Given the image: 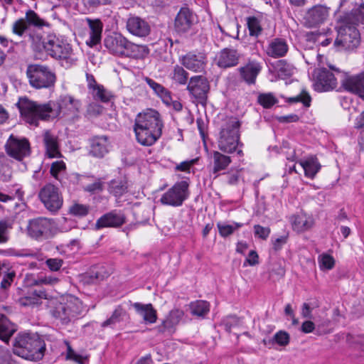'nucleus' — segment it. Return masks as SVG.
I'll return each instance as SVG.
<instances>
[{
	"label": "nucleus",
	"mask_w": 364,
	"mask_h": 364,
	"mask_svg": "<svg viewBox=\"0 0 364 364\" xmlns=\"http://www.w3.org/2000/svg\"><path fill=\"white\" fill-rule=\"evenodd\" d=\"M276 69L278 75L282 77L290 76L293 73L292 66L283 60L277 63Z\"/></svg>",
	"instance_id": "obj_47"
},
{
	"label": "nucleus",
	"mask_w": 364,
	"mask_h": 364,
	"mask_svg": "<svg viewBox=\"0 0 364 364\" xmlns=\"http://www.w3.org/2000/svg\"><path fill=\"white\" fill-rule=\"evenodd\" d=\"M247 24L251 36H259L262 31L259 21L255 16L248 17L247 18Z\"/></svg>",
	"instance_id": "obj_43"
},
{
	"label": "nucleus",
	"mask_w": 364,
	"mask_h": 364,
	"mask_svg": "<svg viewBox=\"0 0 364 364\" xmlns=\"http://www.w3.org/2000/svg\"><path fill=\"white\" fill-rule=\"evenodd\" d=\"M240 54L235 49L224 48L217 57V65L223 68L235 66L238 64Z\"/></svg>",
	"instance_id": "obj_27"
},
{
	"label": "nucleus",
	"mask_w": 364,
	"mask_h": 364,
	"mask_svg": "<svg viewBox=\"0 0 364 364\" xmlns=\"http://www.w3.org/2000/svg\"><path fill=\"white\" fill-rule=\"evenodd\" d=\"M273 340L278 345L285 346L289 343V335L285 331H280L274 336Z\"/></svg>",
	"instance_id": "obj_53"
},
{
	"label": "nucleus",
	"mask_w": 364,
	"mask_h": 364,
	"mask_svg": "<svg viewBox=\"0 0 364 364\" xmlns=\"http://www.w3.org/2000/svg\"><path fill=\"white\" fill-rule=\"evenodd\" d=\"M43 48L48 55L55 60H63L70 64L77 61L70 44L55 35H48L43 39Z\"/></svg>",
	"instance_id": "obj_8"
},
{
	"label": "nucleus",
	"mask_w": 364,
	"mask_h": 364,
	"mask_svg": "<svg viewBox=\"0 0 364 364\" xmlns=\"http://www.w3.org/2000/svg\"><path fill=\"white\" fill-rule=\"evenodd\" d=\"M257 101L264 108H270L277 102V98L272 93L260 94Z\"/></svg>",
	"instance_id": "obj_45"
},
{
	"label": "nucleus",
	"mask_w": 364,
	"mask_h": 364,
	"mask_svg": "<svg viewBox=\"0 0 364 364\" xmlns=\"http://www.w3.org/2000/svg\"><path fill=\"white\" fill-rule=\"evenodd\" d=\"M181 64L193 72H202L206 65V55L203 53L190 52L181 59Z\"/></svg>",
	"instance_id": "obj_20"
},
{
	"label": "nucleus",
	"mask_w": 364,
	"mask_h": 364,
	"mask_svg": "<svg viewBox=\"0 0 364 364\" xmlns=\"http://www.w3.org/2000/svg\"><path fill=\"white\" fill-rule=\"evenodd\" d=\"M16 105L23 119L27 123L36 126H38L40 119L49 120L54 119L58 114L53 101L39 104L27 97H20Z\"/></svg>",
	"instance_id": "obj_2"
},
{
	"label": "nucleus",
	"mask_w": 364,
	"mask_h": 364,
	"mask_svg": "<svg viewBox=\"0 0 364 364\" xmlns=\"http://www.w3.org/2000/svg\"><path fill=\"white\" fill-rule=\"evenodd\" d=\"M132 306L136 314L142 317L146 324H152L157 320V312L151 304L134 303Z\"/></svg>",
	"instance_id": "obj_28"
},
{
	"label": "nucleus",
	"mask_w": 364,
	"mask_h": 364,
	"mask_svg": "<svg viewBox=\"0 0 364 364\" xmlns=\"http://www.w3.org/2000/svg\"><path fill=\"white\" fill-rule=\"evenodd\" d=\"M16 331L15 324L0 313V339L7 343Z\"/></svg>",
	"instance_id": "obj_35"
},
{
	"label": "nucleus",
	"mask_w": 364,
	"mask_h": 364,
	"mask_svg": "<svg viewBox=\"0 0 364 364\" xmlns=\"http://www.w3.org/2000/svg\"><path fill=\"white\" fill-rule=\"evenodd\" d=\"M348 18L351 23L355 25H364V2L355 6L350 12L343 14Z\"/></svg>",
	"instance_id": "obj_36"
},
{
	"label": "nucleus",
	"mask_w": 364,
	"mask_h": 364,
	"mask_svg": "<svg viewBox=\"0 0 364 364\" xmlns=\"http://www.w3.org/2000/svg\"><path fill=\"white\" fill-rule=\"evenodd\" d=\"M26 33H28L29 41L31 43L32 47L36 50H41L43 48V42L42 38L40 35L37 34L33 30L27 31Z\"/></svg>",
	"instance_id": "obj_49"
},
{
	"label": "nucleus",
	"mask_w": 364,
	"mask_h": 364,
	"mask_svg": "<svg viewBox=\"0 0 364 364\" xmlns=\"http://www.w3.org/2000/svg\"><path fill=\"white\" fill-rule=\"evenodd\" d=\"M53 106L57 109V117L60 113L75 115L80 111L81 103L72 96L66 95L60 98L58 104L53 102Z\"/></svg>",
	"instance_id": "obj_21"
},
{
	"label": "nucleus",
	"mask_w": 364,
	"mask_h": 364,
	"mask_svg": "<svg viewBox=\"0 0 364 364\" xmlns=\"http://www.w3.org/2000/svg\"><path fill=\"white\" fill-rule=\"evenodd\" d=\"M301 314L303 318H312V308L310 307L308 303L303 304Z\"/></svg>",
	"instance_id": "obj_64"
},
{
	"label": "nucleus",
	"mask_w": 364,
	"mask_h": 364,
	"mask_svg": "<svg viewBox=\"0 0 364 364\" xmlns=\"http://www.w3.org/2000/svg\"><path fill=\"white\" fill-rule=\"evenodd\" d=\"M71 214L77 216H85L88 213V207L85 205L75 203L70 207Z\"/></svg>",
	"instance_id": "obj_51"
},
{
	"label": "nucleus",
	"mask_w": 364,
	"mask_h": 364,
	"mask_svg": "<svg viewBox=\"0 0 364 364\" xmlns=\"http://www.w3.org/2000/svg\"><path fill=\"white\" fill-rule=\"evenodd\" d=\"M291 223L293 229L298 232L310 229L314 223L313 218L306 214L293 215Z\"/></svg>",
	"instance_id": "obj_34"
},
{
	"label": "nucleus",
	"mask_w": 364,
	"mask_h": 364,
	"mask_svg": "<svg viewBox=\"0 0 364 364\" xmlns=\"http://www.w3.org/2000/svg\"><path fill=\"white\" fill-rule=\"evenodd\" d=\"M242 226V223H233L231 225L223 223H218L217 227L218 228V231L220 235L223 237H228L230 235H232L235 230L239 229Z\"/></svg>",
	"instance_id": "obj_42"
},
{
	"label": "nucleus",
	"mask_w": 364,
	"mask_h": 364,
	"mask_svg": "<svg viewBox=\"0 0 364 364\" xmlns=\"http://www.w3.org/2000/svg\"><path fill=\"white\" fill-rule=\"evenodd\" d=\"M102 107L97 103H90L87 108V113L90 116H97L102 112Z\"/></svg>",
	"instance_id": "obj_60"
},
{
	"label": "nucleus",
	"mask_w": 364,
	"mask_h": 364,
	"mask_svg": "<svg viewBox=\"0 0 364 364\" xmlns=\"http://www.w3.org/2000/svg\"><path fill=\"white\" fill-rule=\"evenodd\" d=\"M316 329V326L314 322L311 321H304L301 327V330L304 333H309L313 332Z\"/></svg>",
	"instance_id": "obj_63"
},
{
	"label": "nucleus",
	"mask_w": 364,
	"mask_h": 364,
	"mask_svg": "<svg viewBox=\"0 0 364 364\" xmlns=\"http://www.w3.org/2000/svg\"><path fill=\"white\" fill-rule=\"evenodd\" d=\"M127 314L125 309L122 306H118L112 312L111 316L102 323V328L111 326L114 327L117 323L121 322L124 316Z\"/></svg>",
	"instance_id": "obj_38"
},
{
	"label": "nucleus",
	"mask_w": 364,
	"mask_h": 364,
	"mask_svg": "<svg viewBox=\"0 0 364 364\" xmlns=\"http://www.w3.org/2000/svg\"><path fill=\"white\" fill-rule=\"evenodd\" d=\"M125 223V217L124 214L117 211H112L105 214L100 218L96 223L97 228H102L106 227H119Z\"/></svg>",
	"instance_id": "obj_25"
},
{
	"label": "nucleus",
	"mask_w": 364,
	"mask_h": 364,
	"mask_svg": "<svg viewBox=\"0 0 364 364\" xmlns=\"http://www.w3.org/2000/svg\"><path fill=\"white\" fill-rule=\"evenodd\" d=\"M67 346V358L72 359L79 364H85L86 358L80 355L77 354L71 348L68 341H65Z\"/></svg>",
	"instance_id": "obj_50"
},
{
	"label": "nucleus",
	"mask_w": 364,
	"mask_h": 364,
	"mask_svg": "<svg viewBox=\"0 0 364 364\" xmlns=\"http://www.w3.org/2000/svg\"><path fill=\"white\" fill-rule=\"evenodd\" d=\"M187 90L198 102L204 104L207 100L209 83L203 76H193L190 78Z\"/></svg>",
	"instance_id": "obj_17"
},
{
	"label": "nucleus",
	"mask_w": 364,
	"mask_h": 364,
	"mask_svg": "<svg viewBox=\"0 0 364 364\" xmlns=\"http://www.w3.org/2000/svg\"><path fill=\"white\" fill-rule=\"evenodd\" d=\"M247 263L250 266H254L258 264V255L254 251L251 250L248 255V257L246 258L245 264Z\"/></svg>",
	"instance_id": "obj_62"
},
{
	"label": "nucleus",
	"mask_w": 364,
	"mask_h": 364,
	"mask_svg": "<svg viewBox=\"0 0 364 364\" xmlns=\"http://www.w3.org/2000/svg\"><path fill=\"white\" fill-rule=\"evenodd\" d=\"M127 190L126 186L122 181H112L109 186V191L115 196H121Z\"/></svg>",
	"instance_id": "obj_48"
},
{
	"label": "nucleus",
	"mask_w": 364,
	"mask_h": 364,
	"mask_svg": "<svg viewBox=\"0 0 364 364\" xmlns=\"http://www.w3.org/2000/svg\"><path fill=\"white\" fill-rule=\"evenodd\" d=\"M9 225L6 221H0V243H5L9 240Z\"/></svg>",
	"instance_id": "obj_58"
},
{
	"label": "nucleus",
	"mask_w": 364,
	"mask_h": 364,
	"mask_svg": "<svg viewBox=\"0 0 364 364\" xmlns=\"http://www.w3.org/2000/svg\"><path fill=\"white\" fill-rule=\"evenodd\" d=\"M342 85L346 90L364 99V72L347 77L343 80Z\"/></svg>",
	"instance_id": "obj_24"
},
{
	"label": "nucleus",
	"mask_w": 364,
	"mask_h": 364,
	"mask_svg": "<svg viewBox=\"0 0 364 364\" xmlns=\"http://www.w3.org/2000/svg\"><path fill=\"white\" fill-rule=\"evenodd\" d=\"M53 228L52 220L46 218H38L29 220L27 232L30 237L36 240H43L50 237Z\"/></svg>",
	"instance_id": "obj_15"
},
{
	"label": "nucleus",
	"mask_w": 364,
	"mask_h": 364,
	"mask_svg": "<svg viewBox=\"0 0 364 364\" xmlns=\"http://www.w3.org/2000/svg\"><path fill=\"white\" fill-rule=\"evenodd\" d=\"M48 25L34 11L29 9L26 12L23 18L14 22L12 32L18 36H23L27 31H31V28H41Z\"/></svg>",
	"instance_id": "obj_10"
},
{
	"label": "nucleus",
	"mask_w": 364,
	"mask_h": 364,
	"mask_svg": "<svg viewBox=\"0 0 364 364\" xmlns=\"http://www.w3.org/2000/svg\"><path fill=\"white\" fill-rule=\"evenodd\" d=\"M318 264L321 269L329 270L334 267L335 260L330 255L323 254L318 257Z\"/></svg>",
	"instance_id": "obj_46"
},
{
	"label": "nucleus",
	"mask_w": 364,
	"mask_h": 364,
	"mask_svg": "<svg viewBox=\"0 0 364 364\" xmlns=\"http://www.w3.org/2000/svg\"><path fill=\"white\" fill-rule=\"evenodd\" d=\"M83 311L82 302L76 297L69 295L63 297L50 311L51 315L61 324L67 325Z\"/></svg>",
	"instance_id": "obj_7"
},
{
	"label": "nucleus",
	"mask_w": 364,
	"mask_h": 364,
	"mask_svg": "<svg viewBox=\"0 0 364 364\" xmlns=\"http://www.w3.org/2000/svg\"><path fill=\"white\" fill-rule=\"evenodd\" d=\"M110 148V142L106 136H97L91 139L90 154L94 156L102 158L107 154Z\"/></svg>",
	"instance_id": "obj_30"
},
{
	"label": "nucleus",
	"mask_w": 364,
	"mask_h": 364,
	"mask_svg": "<svg viewBox=\"0 0 364 364\" xmlns=\"http://www.w3.org/2000/svg\"><path fill=\"white\" fill-rule=\"evenodd\" d=\"M52 300L53 296L44 289H35L18 299V303L23 306H38L42 304V300Z\"/></svg>",
	"instance_id": "obj_23"
},
{
	"label": "nucleus",
	"mask_w": 364,
	"mask_h": 364,
	"mask_svg": "<svg viewBox=\"0 0 364 364\" xmlns=\"http://www.w3.org/2000/svg\"><path fill=\"white\" fill-rule=\"evenodd\" d=\"M5 149L9 156L16 160L21 161L29 156L31 152L30 144L27 139L11 134L8 139Z\"/></svg>",
	"instance_id": "obj_14"
},
{
	"label": "nucleus",
	"mask_w": 364,
	"mask_h": 364,
	"mask_svg": "<svg viewBox=\"0 0 364 364\" xmlns=\"http://www.w3.org/2000/svg\"><path fill=\"white\" fill-rule=\"evenodd\" d=\"M291 102H301L305 107H309L311 102V97L306 92H302L299 95L291 98Z\"/></svg>",
	"instance_id": "obj_57"
},
{
	"label": "nucleus",
	"mask_w": 364,
	"mask_h": 364,
	"mask_svg": "<svg viewBox=\"0 0 364 364\" xmlns=\"http://www.w3.org/2000/svg\"><path fill=\"white\" fill-rule=\"evenodd\" d=\"M254 230L255 235L262 240H266L270 233V229L269 228H264L259 225H255Z\"/></svg>",
	"instance_id": "obj_56"
},
{
	"label": "nucleus",
	"mask_w": 364,
	"mask_h": 364,
	"mask_svg": "<svg viewBox=\"0 0 364 364\" xmlns=\"http://www.w3.org/2000/svg\"><path fill=\"white\" fill-rule=\"evenodd\" d=\"M46 345L38 334L18 333L14 343V354L30 360H38L43 358Z\"/></svg>",
	"instance_id": "obj_3"
},
{
	"label": "nucleus",
	"mask_w": 364,
	"mask_h": 364,
	"mask_svg": "<svg viewBox=\"0 0 364 364\" xmlns=\"http://www.w3.org/2000/svg\"><path fill=\"white\" fill-rule=\"evenodd\" d=\"M43 142L46 147V155L50 158H60L62 154L59 150L58 139L49 131H46L43 134Z\"/></svg>",
	"instance_id": "obj_32"
},
{
	"label": "nucleus",
	"mask_w": 364,
	"mask_h": 364,
	"mask_svg": "<svg viewBox=\"0 0 364 364\" xmlns=\"http://www.w3.org/2000/svg\"><path fill=\"white\" fill-rule=\"evenodd\" d=\"M329 68L331 70L325 68H317L314 70L315 82L314 85L316 90L326 92L336 88L338 85L337 78L331 71H335L337 73H340L341 71L333 65H330Z\"/></svg>",
	"instance_id": "obj_11"
},
{
	"label": "nucleus",
	"mask_w": 364,
	"mask_h": 364,
	"mask_svg": "<svg viewBox=\"0 0 364 364\" xmlns=\"http://www.w3.org/2000/svg\"><path fill=\"white\" fill-rule=\"evenodd\" d=\"M38 196L45 207L51 212H56L62 207L63 197L58 188L51 183L44 186Z\"/></svg>",
	"instance_id": "obj_13"
},
{
	"label": "nucleus",
	"mask_w": 364,
	"mask_h": 364,
	"mask_svg": "<svg viewBox=\"0 0 364 364\" xmlns=\"http://www.w3.org/2000/svg\"><path fill=\"white\" fill-rule=\"evenodd\" d=\"M188 196V183L181 181L164 193L160 198V202L164 205L178 207L183 204Z\"/></svg>",
	"instance_id": "obj_12"
},
{
	"label": "nucleus",
	"mask_w": 364,
	"mask_h": 364,
	"mask_svg": "<svg viewBox=\"0 0 364 364\" xmlns=\"http://www.w3.org/2000/svg\"><path fill=\"white\" fill-rule=\"evenodd\" d=\"M66 171V165L63 161H56L51 164L50 173L56 180L60 181V176Z\"/></svg>",
	"instance_id": "obj_44"
},
{
	"label": "nucleus",
	"mask_w": 364,
	"mask_h": 364,
	"mask_svg": "<svg viewBox=\"0 0 364 364\" xmlns=\"http://www.w3.org/2000/svg\"><path fill=\"white\" fill-rule=\"evenodd\" d=\"M46 264L50 270L55 272L59 270L61 268L63 264V261L59 258H50L46 261Z\"/></svg>",
	"instance_id": "obj_55"
},
{
	"label": "nucleus",
	"mask_w": 364,
	"mask_h": 364,
	"mask_svg": "<svg viewBox=\"0 0 364 364\" xmlns=\"http://www.w3.org/2000/svg\"><path fill=\"white\" fill-rule=\"evenodd\" d=\"M30 85L36 89H50L55 86L57 77L47 65H30L26 70Z\"/></svg>",
	"instance_id": "obj_9"
},
{
	"label": "nucleus",
	"mask_w": 364,
	"mask_h": 364,
	"mask_svg": "<svg viewBox=\"0 0 364 364\" xmlns=\"http://www.w3.org/2000/svg\"><path fill=\"white\" fill-rule=\"evenodd\" d=\"M196 21V16L188 7H182L178 12L175 21V31L180 34L190 31Z\"/></svg>",
	"instance_id": "obj_18"
},
{
	"label": "nucleus",
	"mask_w": 364,
	"mask_h": 364,
	"mask_svg": "<svg viewBox=\"0 0 364 364\" xmlns=\"http://www.w3.org/2000/svg\"><path fill=\"white\" fill-rule=\"evenodd\" d=\"M86 21L90 29L89 38L86 41V44L92 48L101 41L103 24L100 19L86 18Z\"/></svg>",
	"instance_id": "obj_26"
},
{
	"label": "nucleus",
	"mask_w": 364,
	"mask_h": 364,
	"mask_svg": "<svg viewBox=\"0 0 364 364\" xmlns=\"http://www.w3.org/2000/svg\"><path fill=\"white\" fill-rule=\"evenodd\" d=\"M289 46L286 40L276 38L268 44L266 53L272 58H277L284 57L288 52Z\"/></svg>",
	"instance_id": "obj_29"
},
{
	"label": "nucleus",
	"mask_w": 364,
	"mask_h": 364,
	"mask_svg": "<svg viewBox=\"0 0 364 364\" xmlns=\"http://www.w3.org/2000/svg\"><path fill=\"white\" fill-rule=\"evenodd\" d=\"M145 80L147 85L154 90V92L157 95L162 92L165 89V87L162 85L155 82L154 80L151 78L146 77Z\"/></svg>",
	"instance_id": "obj_59"
},
{
	"label": "nucleus",
	"mask_w": 364,
	"mask_h": 364,
	"mask_svg": "<svg viewBox=\"0 0 364 364\" xmlns=\"http://www.w3.org/2000/svg\"><path fill=\"white\" fill-rule=\"evenodd\" d=\"M329 14V7L321 4L314 6L306 12L304 16V24L308 28L319 26L328 20Z\"/></svg>",
	"instance_id": "obj_16"
},
{
	"label": "nucleus",
	"mask_w": 364,
	"mask_h": 364,
	"mask_svg": "<svg viewBox=\"0 0 364 364\" xmlns=\"http://www.w3.org/2000/svg\"><path fill=\"white\" fill-rule=\"evenodd\" d=\"M261 66L255 63L251 62L244 67L240 68V73L242 78L248 84L254 85L258 74L260 73Z\"/></svg>",
	"instance_id": "obj_33"
},
{
	"label": "nucleus",
	"mask_w": 364,
	"mask_h": 364,
	"mask_svg": "<svg viewBox=\"0 0 364 364\" xmlns=\"http://www.w3.org/2000/svg\"><path fill=\"white\" fill-rule=\"evenodd\" d=\"M348 18L341 15L336 20V29L338 35L334 41L336 47L352 50L360 44V33Z\"/></svg>",
	"instance_id": "obj_6"
},
{
	"label": "nucleus",
	"mask_w": 364,
	"mask_h": 364,
	"mask_svg": "<svg viewBox=\"0 0 364 364\" xmlns=\"http://www.w3.org/2000/svg\"><path fill=\"white\" fill-rule=\"evenodd\" d=\"M127 31L133 36L143 38L149 35L151 27L144 18L136 16H130L127 20Z\"/></svg>",
	"instance_id": "obj_19"
},
{
	"label": "nucleus",
	"mask_w": 364,
	"mask_h": 364,
	"mask_svg": "<svg viewBox=\"0 0 364 364\" xmlns=\"http://www.w3.org/2000/svg\"><path fill=\"white\" fill-rule=\"evenodd\" d=\"M4 277L1 282V287L2 289H7L11 284L16 276L14 271L3 273Z\"/></svg>",
	"instance_id": "obj_54"
},
{
	"label": "nucleus",
	"mask_w": 364,
	"mask_h": 364,
	"mask_svg": "<svg viewBox=\"0 0 364 364\" xmlns=\"http://www.w3.org/2000/svg\"><path fill=\"white\" fill-rule=\"evenodd\" d=\"M191 312L197 316H204L210 310L209 304L205 301H197L190 304Z\"/></svg>",
	"instance_id": "obj_41"
},
{
	"label": "nucleus",
	"mask_w": 364,
	"mask_h": 364,
	"mask_svg": "<svg viewBox=\"0 0 364 364\" xmlns=\"http://www.w3.org/2000/svg\"><path fill=\"white\" fill-rule=\"evenodd\" d=\"M287 242V236H281L272 241L273 249L275 251L280 250Z\"/></svg>",
	"instance_id": "obj_61"
},
{
	"label": "nucleus",
	"mask_w": 364,
	"mask_h": 364,
	"mask_svg": "<svg viewBox=\"0 0 364 364\" xmlns=\"http://www.w3.org/2000/svg\"><path fill=\"white\" fill-rule=\"evenodd\" d=\"M104 45L110 53L119 57L138 58L145 50L144 46L133 43L119 33L106 36Z\"/></svg>",
	"instance_id": "obj_5"
},
{
	"label": "nucleus",
	"mask_w": 364,
	"mask_h": 364,
	"mask_svg": "<svg viewBox=\"0 0 364 364\" xmlns=\"http://www.w3.org/2000/svg\"><path fill=\"white\" fill-rule=\"evenodd\" d=\"M164 124L160 114L155 109L139 113L134 124L137 141L143 146H151L161 137Z\"/></svg>",
	"instance_id": "obj_1"
},
{
	"label": "nucleus",
	"mask_w": 364,
	"mask_h": 364,
	"mask_svg": "<svg viewBox=\"0 0 364 364\" xmlns=\"http://www.w3.org/2000/svg\"><path fill=\"white\" fill-rule=\"evenodd\" d=\"M90 92L95 100L102 102H108L113 97L112 92L105 89L102 85L97 86Z\"/></svg>",
	"instance_id": "obj_39"
},
{
	"label": "nucleus",
	"mask_w": 364,
	"mask_h": 364,
	"mask_svg": "<svg viewBox=\"0 0 364 364\" xmlns=\"http://www.w3.org/2000/svg\"><path fill=\"white\" fill-rule=\"evenodd\" d=\"M210 172L218 177L220 172L225 171L232 162L231 157L218 151H213L209 156Z\"/></svg>",
	"instance_id": "obj_22"
},
{
	"label": "nucleus",
	"mask_w": 364,
	"mask_h": 364,
	"mask_svg": "<svg viewBox=\"0 0 364 364\" xmlns=\"http://www.w3.org/2000/svg\"><path fill=\"white\" fill-rule=\"evenodd\" d=\"M59 282V279L57 277L53 276H44L38 277V279L33 281L34 285H54Z\"/></svg>",
	"instance_id": "obj_52"
},
{
	"label": "nucleus",
	"mask_w": 364,
	"mask_h": 364,
	"mask_svg": "<svg viewBox=\"0 0 364 364\" xmlns=\"http://www.w3.org/2000/svg\"><path fill=\"white\" fill-rule=\"evenodd\" d=\"M183 316V313L182 311L178 309L171 310L161 324L157 326V331L161 333L166 331L171 332L175 326L179 323Z\"/></svg>",
	"instance_id": "obj_31"
},
{
	"label": "nucleus",
	"mask_w": 364,
	"mask_h": 364,
	"mask_svg": "<svg viewBox=\"0 0 364 364\" xmlns=\"http://www.w3.org/2000/svg\"><path fill=\"white\" fill-rule=\"evenodd\" d=\"M171 78L178 85H186L188 79V73L179 65H176L170 74Z\"/></svg>",
	"instance_id": "obj_40"
},
{
	"label": "nucleus",
	"mask_w": 364,
	"mask_h": 364,
	"mask_svg": "<svg viewBox=\"0 0 364 364\" xmlns=\"http://www.w3.org/2000/svg\"><path fill=\"white\" fill-rule=\"evenodd\" d=\"M240 122L235 117H225L223 119L219 137L218 149L227 154L237 151L239 156L243 155L242 151L237 149L240 145Z\"/></svg>",
	"instance_id": "obj_4"
},
{
	"label": "nucleus",
	"mask_w": 364,
	"mask_h": 364,
	"mask_svg": "<svg viewBox=\"0 0 364 364\" xmlns=\"http://www.w3.org/2000/svg\"><path fill=\"white\" fill-rule=\"evenodd\" d=\"M299 164L304 171L305 176L310 178H313L321 168V165L315 157L301 161Z\"/></svg>",
	"instance_id": "obj_37"
}]
</instances>
